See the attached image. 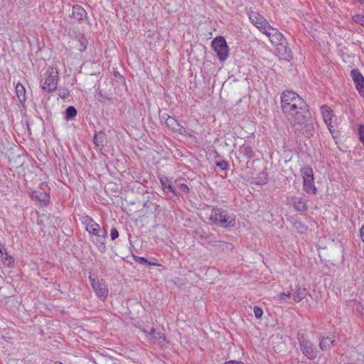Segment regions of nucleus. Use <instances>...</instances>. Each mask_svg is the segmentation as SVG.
Listing matches in <instances>:
<instances>
[{
	"label": "nucleus",
	"instance_id": "a211bd4d",
	"mask_svg": "<svg viewBox=\"0 0 364 364\" xmlns=\"http://www.w3.org/2000/svg\"><path fill=\"white\" fill-rule=\"evenodd\" d=\"M319 341V348L322 350H328L332 346L334 343L335 340L328 336H320L318 338Z\"/></svg>",
	"mask_w": 364,
	"mask_h": 364
},
{
	"label": "nucleus",
	"instance_id": "2f4dec72",
	"mask_svg": "<svg viewBox=\"0 0 364 364\" xmlns=\"http://www.w3.org/2000/svg\"><path fill=\"white\" fill-rule=\"evenodd\" d=\"M294 226L300 232H303L306 230V227L300 222H295L294 223Z\"/></svg>",
	"mask_w": 364,
	"mask_h": 364
},
{
	"label": "nucleus",
	"instance_id": "6ab92c4d",
	"mask_svg": "<svg viewBox=\"0 0 364 364\" xmlns=\"http://www.w3.org/2000/svg\"><path fill=\"white\" fill-rule=\"evenodd\" d=\"M107 232H100V234L96 236L95 240H93V242L97 245L100 252H103L106 250L105 239Z\"/></svg>",
	"mask_w": 364,
	"mask_h": 364
},
{
	"label": "nucleus",
	"instance_id": "0eeeda50",
	"mask_svg": "<svg viewBox=\"0 0 364 364\" xmlns=\"http://www.w3.org/2000/svg\"><path fill=\"white\" fill-rule=\"evenodd\" d=\"M212 48L220 61H225L228 58L229 50L223 37H216L212 41Z\"/></svg>",
	"mask_w": 364,
	"mask_h": 364
},
{
	"label": "nucleus",
	"instance_id": "9b49d317",
	"mask_svg": "<svg viewBox=\"0 0 364 364\" xmlns=\"http://www.w3.org/2000/svg\"><path fill=\"white\" fill-rule=\"evenodd\" d=\"M350 75L359 94L364 97V77L358 69H353Z\"/></svg>",
	"mask_w": 364,
	"mask_h": 364
},
{
	"label": "nucleus",
	"instance_id": "f704fd0d",
	"mask_svg": "<svg viewBox=\"0 0 364 364\" xmlns=\"http://www.w3.org/2000/svg\"><path fill=\"white\" fill-rule=\"evenodd\" d=\"M110 237L112 240H114L116 238L119 237V232L116 228H112L110 232Z\"/></svg>",
	"mask_w": 364,
	"mask_h": 364
},
{
	"label": "nucleus",
	"instance_id": "4c0bfd02",
	"mask_svg": "<svg viewBox=\"0 0 364 364\" xmlns=\"http://www.w3.org/2000/svg\"><path fill=\"white\" fill-rule=\"evenodd\" d=\"M98 225L97 223H95V221H93L92 223L89 224V225H87L86 228H85V230L89 232L90 230H91L92 229H93L94 228H98Z\"/></svg>",
	"mask_w": 364,
	"mask_h": 364
},
{
	"label": "nucleus",
	"instance_id": "412c9836",
	"mask_svg": "<svg viewBox=\"0 0 364 364\" xmlns=\"http://www.w3.org/2000/svg\"><path fill=\"white\" fill-rule=\"evenodd\" d=\"M306 288L296 286L293 294V299L296 303H299L306 296Z\"/></svg>",
	"mask_w": 364,
	"mask_h": 364
},
{
	"label": "nucleus",
	"instance_id": "f03ea898",
	"mask_svg": "<svg viewBox=\"0 0 364 364\" xmlns=\"http://www.w3.org/2000/svg\"><path fill=\"white\" fill-rule=\"evenodd\" d=\"M264 33L272 45L277 47L278 54L284 58L291 57V50L288 48L287 40L284 36L276 28L270 26Z\"/></svg>",
	"mask_w": 364,
	"mask_h": 364
},
{
	"label": "nucleus",
	"instance_id": "5701e85b",
	"mask_svg": "<svg viewBox=\"0 0 364 364\" xmlns=\"http://www.w3.org/2000/svg\"><path fill=\"white\" fill-rule=\"evenodd\" d=\"M93 141L96 146H104L107 143L105 133L102 131H100L95 134Z\"/></svg>",
	"mask_w": 364,
	"mask_h": 364
},
{
	"label": "nucleus",
	"instance_id": "393cba45",
	"mask_svg": "<svg viewBox=\"0 0 364 364\" xmlns=\"http://www.w3.org/2000/svg\"><path fill=\"white\" fill-rule=\"evenodd\" d=\"M240 152L247 159H251L254 156V152L252 147L247 144H243L240 148Z\"/></svg>",
	"mask_w": 364,
	"mask_h": 364
},
{
	"label": "nucleus",
	"instance_id": "1a4fd4ad",
	"mask_svg": "<svg viewBox=\"0 0 364 364\" xmlns=\"http://www.w3.org/2000/svg\"><path fill=\"white\" fill-rule=\"evenodd\" d=\"M300 349L305 357L309 360H314L318 350L314 344L309 340L302 338L299 339Z\"/></svg>",
	"mask_w": 364,
	"mask_h": 364
},
{
	"label": "nucleus",
	"instance_id": "423d86ee",
	"mask_svg": "<svg viewBox=\"0 0 364 364\" xmlns=\"http://www.w3.org/2000/svg\"><path fill=\"white\" fill-rule=\"evenodd\" d=\"M320 109L325 124L333 137L335 138L334 134L336 132L337 127L335 123L336 117L333 110L326 105H322Z\"/></svg>",
	"mask_w": 364,
	"mask_h": 364
},
{
	"label": "nucleus",
	"instance_id": "9d476101",
	"mask_svg": "<svg viewBox=\"0 0 364 364\" xmlns=\"http://www.w3.org/2000/svg\"><path fill=\"white\" fill-rule=\"evenodd\" d=\"M248 16L251 23L262 33L271 26L267 19L257 11H250Z\"/></svg>",
	"mask_w": 364,
	"mask_h": 364
},
{
	"label": "nucleus",
	"instance_id": "f8f14e48",
	"mask_svg": "<svg viewBox=\"0 0 364 364\" xmlns=\"http://www.w3.org/2000/svg\"><path fill=\"white\" fill-rule=\"evenodd\" d=\"M296 92L286 90L282 93L281 95V107L282 110L283 111V107L284 105H291L293 103L297 102V99H301Z\"/></svg>",
	"mask_w": 364,
	"mask_h": 364
},
{
	"label": "nucleus",
	"instance_id": "473e14b6",
	"mask_svg": "<svg viewBox=\"0 0 364 364\" xmlns=\"http://www.w3.org/2000/svg\"><path fill=\"white\" fill-rule=\"evenodd\" d=\"M353 21L355 23H360L364 26V16L360 14H356L353 16Z\"/></svg>",
	"mask_w": 364,
	"mask_h": 364
},
{
	"label": "nucleus",
	"instance_id": "4468645a",
	"mask_svg": "<svg viewBox=\"0 0 364 364\" xmlns=\"http://www.w3.org/2000/svg\"><path fill=\"white\" fill-rule=\"evenodd\" d=\"M166 124L173 132H178L183 135H186L187 134L186 129L173 117L168 116L166 120Z\"/></svg>",
	"mask_w": 364,
	"mask_h": 364
},
{
	"label": "nucleus",
	"instance_id": "aec40b11",
	"mask_svg": "<svg viewBox=\"0 0 364 364\" xmlns=\"http://www.w3.org/2000/svg\"><path fill=\"white\" fill-rule=\"evenodd\" d=\"M212 245L222 252L232 251L234 247L232 244L220 240L213 241Z\"/></svg>",
	"mask_w": 364,
	"mask_h": 364
},
{
	"label": "nucleus",
	"instance_id": "b1692460",
	"mask_svg": "<svg viewBox=\"0 0 364 364\" xmlns=\"http://www.w3.org/2000/svg\"><path fill=\"white\" fill-rule=\"evenodd\" d=\"M16 96L21 104H23L26 101V89L24 86L18 82L16 86Z\"/></svg>",
	"mask_w": 364,
	"mask_h": 364
},
{
	"label": "nucleus",
	"instance_id": "20e7f679",
	"mask_svg": "<svg viewBox=\"0 0 364 364\" xmlns=\"http://www.w3.org/2000/svg\"><path fill=\"white\" fill-rule=\"evenodd\" d=\"M45 75V81L42 86L43 90L48 92L55 91L57 88L58 80V70L53 67H49Z\"/></svg>",
	"mask_w": 364,
	"mask_h": 364
},
{
	"label": "nucleus",
	"instance_id": "cd10ccee",
	"mask_svg": "<svg viewBox=\"0 0 364 364\" xmlns=\"http://www.w3.org/2000/svg\"><path fill=\"white\" fill-rule=\"evenodd\" d=\"M1 257L3 262L7 265H10L14 262L13 257L5 250H4V255Z\"/></svg>",
	"mask_w": 364,
	"mask_h": 364
},
{
	"label": "nucleus",
	"instance_id": "c756f323",
	"mask_svg": "<svg viewBox=\"0 0 364 364\" xmlns=\"http://www.w3.org/2000/svg\"><path fill=\"white\" fill-rule=\"evenodd\" d=\"M80 220L85 228L94 221V220L88 215H82Z\"/></svg>",
	"mask_w": 364,
	"mask_h": 364
},
{
	"label": "nucleus",
	"instance_id": "f3484780",
	"mask_svg": "<svg viewBox=\"0 0 364 364\" xmlns=\"http://www.w3.org/2000/svg\"><path fill=\"white\" fill-rule=\"evenodd\" d=\"M47 185L42 183L41 185V188L43 190L44 192L41 191H33L32 193V198L41 203H43V205H46L49 200H50V196L48 193H46L43 187H46Z\"/></svg>",
	"mask_w": 364,
	"mask_h": 364
},
{
	"label": "nucleus",
	"instance_id": "a18cd8bd",
	"mask_svg": "<svg viewBox=\"0 0 364 364\" xmlns=\"http://www.w3.org/2000/svg\"><path fill=\"white\" fill-rule=\"evenodd\" d=\"M4 246H3V245L0 242V255H1V256H3V255H4Z\"/></svg>",
	"mask_w": 364,
	"mask_h": 364
},
{
	"label": "nucleus",
	"instance_id": "7c9ffc66",
	"mask_svg": "<svg viewBox=\"0 0 364 364\" xmlns=\"http://www.w3.org/2000/svg\"><path fill=\"white\" fill-rule=\"evenodd\" d=\"M105 231H106V230L105 229H102L100 228V225H98V228H94L93 229L90 230L88 232H89V234L96 237L100 234V232H105Z\"/></svg>",
	"mask_w": 364,
	"mask_h": 364
},
{
	"label": "nucleus",
	"instance_id": "58836bf2",
	"mask_svg": "<svg viewBox=\"0 0 364 364\" xmlns=\"http://www.w3.org/2000/svg\"><path fill=\"white\" fill-rule=\"evenodd\" d=\"M200 237L201 240H205L207 241L208 243H212L213 244V242L212 240H210V236L205 233L204 234H201L200 235Z\"/></svg>",
	"mask_w": 364,
	"mask_h": 364
},
{
	"label": "nucleus",
	"instance_id": "dca6fc26",
	"mask_svg": "<svg viewBox=\"0 0 364 364\" xmlns=\"http://www.w3.org/2000/svg\"><path fill=\"white\" fill-rule=\"evenodd\" d=\"M70 16L73 20V22H80L87 17V12L81 6L74 5Z\"/></svg>",
	"mask_w": 364,
	"mask_h": 364
},
{
	"label": "nucleus",
	"instance_id": "c03bdc74",
	"mask_svg": "<svg viewBox=\"0 0 364 364\" xmlns=\"http://www.w3.org/2000/svg\"><path fill=\"white\" fill-rule=\"evenodd\" d=\"M147 264L151 266H156L158 267L160 264L156 261H148Z\"/></svg>",
	"mask_w": 364,
	"mask_h": 364
},
{
	"label": "nucleus",
	"instance_id": "7ed1b4c3",
	"mask_svg": "<svg viewBox=\"0 0 364 364\" xmlns=\"http://www.w3.org/2000/svg\"><path fill=\"white\" fill-rule=\"evenodd\" d=\"M209 219L213 224L223 228H232L235 225V215L219 208H214L212 210Z\"/></svg>",
	"mask_w": 364,
	"mask_h": 364
},
{
	"label": "nucleus",
	"instance_id": "a878e982",
	"mask_svg": "<svg viewBox=\"0 0 364 364\" xmlns=\"http://www.w3.org/2000/svg\"><path fill=\"white\" fill-rule=\"evenodd\" d=\"M76 114H77V109L73 106H69L65 109V118L67 120H69V119L74 118L76 116Z\"/></svg>",
	"mask_w": 364,
	"mask_h": 364
},
{
	"label": "nucleus",
	"instance_id": "e433bc0d",
	"mask_svg": "<svg viewBox=\"0 0 364 364\" xmlns=\"http://www.w3.org/2000/svg\"><path fill=\"white\" fill-rule=\"evenodd\" d=\"M178 188L180 191H181L182 192H183L185 193H187L189 191V188L188 187V186L186 183H181L179 185Z\"/></svg>",
	"mask_w": 364,
	"mask_h": 364
},
{
	"label": "nucleus",
	"instance_id": "39448f33",
	"mask_svg": "<svg viewBox=\"0 0 364 364\" xmlns=\"http://www.w3.org/2000/svg\"><path fill=\"white\" fill-rule=\"evenodd\" d=\"M301 173L303 178L304 190L311 194H316V188L314 185V178L313 170L311 167H304L301 169Z\"/></svg>",
	"mask_w": 364,
	"mask_h": 364
},
{
	"label": "nucleus",
	"instance_id": "6e6552de",
	"mask_svg": "<svg viewBox=\"0 0 364 364\" xmlns=\"http://www.w3.org/2000/svg\"><path fill=\"white\" fill-rule=\"evenodd\" d=\"M89 280L97 296L101 300H105L108 296V288L103 279H98L93 275L89 276Z\"/></svg>",
	"mask_w": 364,
	"mask_h": 364
},
{
	"label": "nucleus",
	"instance_id": "72a5a7b5",
	"mask_svg": "<svg viewBox=\"0 0 364 364\" xmlns=\"http://www.w3.org/2000/svg\"><path fill=\"white\" fill-rule=\"evenodd\" d=\"M254 313L255 316L257 318H260L263 314L262 309L259 306L254 307Z\"/></svg>",
	"mask_w": 364,
	"mask_h": 364
},
{
	"label": "nucleus",
	"instance_id": "ea45409f",
	"mask_svg": "<svg viewBox=\"0 0 364 364\" xmlns=\"http://www.w3.org/2000/svg\"><path fill=\"white\" fill-rule=\"evenodd\" d=\"M136 261L139 263H147L148 262V260L146 258L142 257H137L136 259Z\"/></svg>",
	"mask_w": 364,
	"mask_h": 364
},
{
	"label": "nucleus",
	"instance_id": "79ce46f5",
	"mask_svg": "<svg viewBox=\"0 0 364 364\" xmlns=\"http://www.w3.org/2000/svg\"><path fill=\"white\" fill-rule=\"evenodd\" d=\"M218 166L224 170V169L227 168L228 164L225 161H223V162L218 163Z\"/></svg>",
	"mask_w": 364,
	"mask_h": 364
},
{
	"label": "nucleus",
	"instance_id": "4be33fe9",
	"mask_svg": "<svg viewBox=\"0 0 364 364\" xmlns=\"http://www.w3.org/2000/svg\"><path fill=\"white\" fill-rule=\"evenodd\" d=\"M294 208L300 212H304L307 210L306 201L304 198H296L292 202Z\"/></svg>",
	"mask_w": 364,
	"mask_h": 364
},
{
	"label": "nucleus",
	"instance_id": "f257e3e1",
	"mask_svg": "<svg viewBox=\"0 0 364 364\" xmlns=\"http://www.w3.org/2000/svg\"><path fill=\"white\" fill-rule=\"evenodd\" d=\"M283 113L297 134L310 137L313 135L314 125L311 114L305 101L301 98L291 105H284Z\"/></svg>",
	"mask_w": 364,
	"mask_h": 364
},
{
	"label": "nucleus",
	"instance_id": "c85d7f7f",
	"mask_svg": "<svg viewBox=\"0 0 364 364\" xmlns=\"http://www.w3.org/2000/svg\"><path fill=\"white\" fill-rule=\"evenodd\" d=\"M78 43L80 44L79 47H78V50L80 52L85 51L86 50V48H87V39L85 38L84 37H81L78 40Z\"/></svg>",
	"mask_w": 364,
	"mask_h": 364
},
{
	"label": "nucleus",
	"instance_id": "2eb2a0df",
	"mask_svg": "<svg viewBox=\"0 0 364 364\" xmlns=\"http://www.w3.org/2000/svg\"><path fill=\"white\" fill-rule=\"evenodd\" d=\"M164 193L169 198L176 196V190L171 184V181L166 176H161L159 178Z\"/></svg>",
	"mask_w": 364,
	"mask_h": 364
},
{
	"label": "nucleus",
	"instance_id": "a19ab883",
	"mask_svg": "<svg viewBox=\"0 0 364 364\" xmlns=\"http://www.w3.org/2000/svg\"><path fill=\"white\" fill-rule=\"evenodd\" d=\"M360 235L362 241L364 242V224L362 225V227L360 229Z\"/></svg>",
	"mask_w": 364,
	"mask_h": 364
},
{
	"label": "nucleus",
	"instance_id": "c9c22d12",
	"mask_svg": "<svg viewBox=\"0 0 364 364\" xmlns=\"http://www.w3.org/2000/svg\"><path fill=\"white\" fill-rule=\"evenodd\" d=\"M358 132H359L360 139L364 144V125H360L359 127Z\"/></svg>",
	"mask_w": 364,
	"mask_h": 364
},
{
	"label": "nucleus",
	"instance_id": "ddd939ff",
	"mask_svg": "<svg viewBox=\"0 0 364 364\" xmlns=\"http://www.w3.org/2000/svg\"><path fill=\"white\" fill-rule=\"evenodd\" d=\"M144 333L156 344L163 346L166 343L165 335L161 332L156 333L154 328H151L150 332L144 330Z\"/></svg>",
	"mask_w": 364,
	"mask_h": 364
},
{
	"label": "nucleus",
	"instance_id": "37998d69",
	"mask_svg": "<svg viewBox=\"0 0 364 364\" xmlns=\"http://www.w3.org/2000/svg\"><path fill=\"white\" fill-rule=\"evenodd\" d=\"M262 175H263V178H261L260 181H257V183H266L267 182V177H266V175L262 173Z\"/></svg>",
	"mask_w": 364,
	"mask_h": 364
},
{
	"label": "nucleus",
	"instance_id": "49530a36",
	"mask_svg": "<svg viewBox=\"0 0 364 364\" xmlns=\"http://www.w3.org/2000/svg\"><path fill=\"white\" fill-rule=\"evenodd\" d=\"M53 364H63L61 362H59V361H56Z\"/></svg>",
	"mask_w": 364,
	"mask_h": 364
},
{
	"label": "nucleus",
	"instance_id": "bb28decb",
	"mask_svg": "<svg viewBox=\"0 0 364 364\" xmlns=\"http://www.w3.org/2000/svg\"><path fill=\"white\" fill-rule=\"evenodd\" d=\"M291 296V293L289 291L285 293H281L274 296V299L278 303H282L287 298H289Z\"/></svg>",
	"mask_w": 364,
	"mask_h": 364
}]
</instances>
